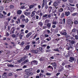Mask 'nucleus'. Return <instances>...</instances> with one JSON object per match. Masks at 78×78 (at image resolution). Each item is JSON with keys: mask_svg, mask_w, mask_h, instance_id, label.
<instances>
[{"mask_svg": "<svg viewBox=\"0 0 78 78\" xmlns=\"http://www.w3.org/2000/svg\"><path fill=\"white\" fill-rule=\"evenodd\" d=\"M26 72V74L28 76H32L33 75V73L32 72H31L29 69H26L25 71Z\"/></svg>", "mask_w": 78, "mask_h": 78, "instance_id": "f257e3e1", "label": "nucleus"}, {"mask_svg": "<svg viewBox=\"0 0 78 78\" xmlns=\"http://www.w3.org/2000/svg\"><path fill=\"white\" fill-rule=\"evenodd\" d=\"M39 52H40V51L38 49H36V50L32 49L31 50V52L35 54H37V53L40 54L41 53H40Z\"/></svg>", "mask_w": 78, "mask_h": 78, "instance_id": "f03ea898", "label": "nucleus"}, {"mask_svg": "<svg viewBox=\"0 0 78 78\" xmlns=\"http://www.w3.org/2000/svg\"><path fill=\"white\" fill-rule=\"evenodd\" d=\"M60 33L62 35L65 36L67 35L66 31V30H62Z\"/></svg>", "mask_w": 78, "mask_h": 78, "instance_id": "7ed1b4c3", "label": "nucleus"}, {"mask_svg": "<svg viewBox=\"0 0 78 78\" xmlns=\"http://www.w3.org/2000/svg\"><path fill=\"white\" fill-rule=\"evenodd\" d=\"M75 9L73 7H70L69 8V7H68L67 10H70V12H72Z\"/></svg>", "mask_w": 78, "mask_h": 78, "instance_id": "20e7f679", "label": "nucleus"}, {"mask_svg": "<svg viewBox=\"0 0 78 78\" xmlns=\"http://www.w3.org/2000/svg\"><path fill=\"white\" fill-rule=\"evenodd\" d=\"M47 4V0H43V3L42 5V7L43 8L44 6V5H46Z\"/></svg>", "mask_w": 78, "mask_h": 78, "instance_id": "39448f33", "label": "nucleus"}, {"mask_svg": "<svg viewBox=\"0 0 78 78\" xmlns=\"http://www.w3.org/2000/svg\"><path fill=\"white\" fill-rule=\"evenodd\" d=\"M30 48V45H27L25 47V48H24V50L28 51L29 50Z\"/></svg>", "mask_w": 78, "mask_h": 78, "instance_id": "423d86ee", "label": "nucleus"}, {"mask_svg": "<svg viewBox=\"0 0 78 78\" xmlns=\"http://www.w3.org/2000/svg\"><path fill=\"white\" fill-rule=\"evenodd\" d=\"M36 14H37L38 15L39 14V13H40L39 14L41 16L43 15V13L41 12V11L40 10H38L37 12H36Z\"/></svg>", "mask_w": 78, "mask_h": 78, "instance_id": "0eeeda50", "label": "nucleus"}, {"mask_svg": "<svg viewBox=\"0 0 78 78\" xmlns=\"http://www.w3.org/2000/svg\"><path fill=\"white\" fill-rule=\"evenodd\" d=\"M69 46L66 48V49L68 50H69L70 48H72V46L71 45V44H69Z\"/></svg>", "mask_w": 78, "mask_h": 78, "instance_id": "6e6552de", "label": "nucleus"}, {"mask_svg": "<svg viewBox=\"0 0 78 78\" xmlns=\"http://www.w3.org/2000/svg\"><path fill=\"white\" fill-rule=\"evenodd\" d=\"M51 65L53 66L54 68L55 69H56V64L55 62H54L53 63H51Z\"/></svg>", "mask_w": 78, "mask_h": 78, "instance_id": "1a4fd4ad", "label": "nucleus"}, {"mask_svg": "<svg viewBox=\"0 0 78 78\" xmlns=\"http://www.w3.org/2000/svg\"><path fill=\"white\" fill-rule=\"evenodd\" d=\"M69 59H70L69 60V61L71 62H73V61H74L75 60V58L72 57L70 58Z\"/></svg>", "mask_w": 78, "mask_h": 78, "instance_id": "9d476101", "label": "nucleus"}, {"mask_svg": "<svg viewBox=\"0 0 78 78\" xmlns=\"http://www.w3.org/2000/svg\"><path fill=\"white\" fill-rule=\"evenodd\" d=\"M23 5L22 6H21L20 9H24L25 8V6H23L24 5V4L22 3H20V5L22 6V5Z\"/></svg>", "mask_w": 78, "mask_h": 78, "instance_id": "9b49d317", "label": "nucleus"}, {"mask_svg": "<svg viewBox=\"0 0 78 78\" xmlns=\"http://www.w3.org/2000/svg\"><path fill=\"white\" fill-rule=\"evenodd\" d=\"M7 73H4L3 74L2 76L3 78H7Z\"/></svg>", "mask_w": 78, "mask_h": 78, "instance_id": "f8f14e48", "label": "nucleus"}, {"mask_svg": "<svg viewBox=\"0 0 78 78\" xmlns=\"http://www.w3.org/2000/svg\"><path fill=\"white\" fill-rule=\"evenodd\" d=\"M72 23V21L70 19H69L68 20V25H71Z\"/></svg>", "mask_w": 78, "mask_h": 78, "instance_id": "ddd939ff", "label": "nucleus"}, {"mask_svg": "<svg viewBox=\"0 0 78 78\" xmlns=\"http://www.w3.org/2000/svg\"><path fill=\"white\" fill-rule=\"evenodd\" d=\"M32 34V32H30L29 33H28L26 37L27 38H28Z\"/></svg>", "mask_w": 78, "mask_h": 78, "instance_id": "4468645a", "label": "nucleus"}, {"mask_svg": "<svg viewBox=\"0 0 78 78\" xmlns=\"http://www.w3.org/2000/svg\"><path fill=\"white\" fill-rule=\"evenodd\" d=\"M65 15L66 16H68L70 15V12L69 11H66L65 12Z\"/></svg>", "mask_w": 78, "mask_h": 78, "instance_id": "2eb2a0df", "label": "nucleus"}, {"mask_svg": "<svg viewBox=\"0 0 78 78\" xmlns=\"http://www.w3.org/2000/svg\"><path fill=\"white\" fill-rule=\"evenodd\" d=\"M8 1L9 2H12V0H3V2H4L5 3H9V2H8Z\"/></svg>", "mask_w": 78, "mask_h": 78, "instance_id": "dca6fc26", "label": "nucleus"}, {"mask_svg": "<svg viewBox=\"0 0 78 78\" xmlns=\"http://www.w3.org/2000/svg\"><path fill=\"white\" fill-rule=\"evenodd\" d=\"M20 31H19L18 32V31H16L15 32V34H16V37H18L19 35V34L20 33Z\"/></svg>", "mask_w": 78, "mask_h": 78, "instance_id": "f3484780", "label": "nucleus"}, {"mask_svg": "<svg viewBox=\"0 0 78 78\" xmlns=\"http://www.w3.org/2000/svg\"><path fill=\"white\" fill-rule=\"evenodd\" d=\"M64 70V67L62 66L61 67V69L58 70V72H60Z\"/></svg>", "mask_w": 78, "mask_h": 78, "instance_id": "a211bd4d", "label": "nucleus"}, {"mask_svg": "<svg viewBox=\"0 0 78 78\" xmlns=\"http://www.w3.org/2000/svg\"><path fill=\"white\" fill-rule=\"evenodd\" d=\"M24 14L26 16H28L31 14V13L30 12H25Z\"/></svg>", "mask_w": 78, "mask_h": 78, "instance_id": "6ab92c4d", "label": "nucleus"}, {"mask_svg": "<svg viewBox=\"0 0 78 78\" xmlns=\"http://www.w3.org/2000/svg\"><path fill=\"white\" fill-rule=\"evenodd\" d=\"M47 27H48V28L49 29H50V28H51V23H48L47 24Z\"/></svg>", "mask_w": 78, "mask_h": 78, "instance_id": "aec40b11", "label": "nucleus"}, {"mask_svg": "<svg viewBox=\"0 0 78 78\" xmlns=\"http://www.w3.org/2000/svg\"><path fill=\"white\" fill-rule=\"evenodd\" d=\"M15 30V29L14 28H12L11 29V31H10V33H12V34H14V31Z\"/></svg>", "mask_w": 78, "mask_h": 78, "instance_id": "412c9836", "label": "nucleus"}, {"mask_svg": "<svg viewBox=\"0 0 78 78\" xmlns=\"http://www.w3.org/2000/svg\"><path fill=\"white\" fill-rule=\"evenodd\" d=\"M64 10V9H62V8H61L60 9H58V12H63Z\"/></svg>", "mask_w": 78, "mask_h": 78, "instance_id": "4be33fe9", "label": "nucleus"}, {"mask_svg": "<svg viewBox=\"0 0 78 78\" xmlns=\"http://www.w3.org/2000/svg\"><path fill=\"white\" fill-rule=\"evenodd\" d=\"M22 11L21 10H19L17 11V13L18 14H21L22 13Z\"/></svg>", "mask_w": 78, "mask_h": 78, "instance_id": "5701e85b", "label": "nucleus"}, {"mask_svg": "<svg viewBox=\"0 0 78 78\" xmlns=\"http://www.w3.org/2000/svg\"><path fill=\"white\" fill-rule=\"evenodd\" d=\"M58 3L56 2H54L53 4V5L55 7L56 6L58 5Z\"/></svg>", "mask_w": 78, "mask_h": 78, "instance_id": "b1692460", "label": "nucleus"}, {"mask_svg": "<svg viewBox=\"0 0 78 78\" xmlns=\"http://www.w3.org/2000/svg\"><path fill=\"white\" fill-rule=\"evenodd\" d=\"M75 43V41H74L73 40L71 41V45L72 46V45H73Z\"/></svg>", "mask_w": 78, "mask_h": 78, "instance_id": "393cba45", "label": "nucleus"}, {"mask_svg": "<svg viewBox=\"0 0 78 78\" xmlns=\"http://www.w3.org/2000/svg\"><path fill=\"white\" fill-rule=\"evenodd\" d=\"M53 51L59 52V49L58 48H57L56 49H54L53 50Z\"/></svg>", "mask_w": 78, "mask_h": 78, "instance_id": "a878e982", "label": "nucleus"}, {"mask_svg": "<svg viewBox=\"0 0 78 78\" xmlns=\"http://www.w3.org/2000/svg\"><path fill=\"white\" fill-rule=\"evenodd\" d=\"M77 31V29L75 28L73 29L72 30V31L73 32H76Z\"/></svg>", "mask_w": 78, "mask_h": 78, "instance_id": "bb28decb", "label": "nucleus"}, {"mask_svg": "<svg viewBox=\"0 0 78 78\" xmlns=\"http://www.w3.org/2000/svg\"><path fill=\"white\" fill-rule=\"evenodd\" d=\"M35 15V13H34V12H32V14L31 15V17H33Z\"/></svg>", "mask_w": 78, "mask_h": 78, "instance_id": "cd10ccee", "label": "nucleus"}, {"mask_svg": "<svg viewBox=\"0 0 78 78\" xmlns=\"http://www.w3.org/2000/svg\"><path fill=\"white\" fill-rule=\"evenodd\" d=\"M14 8V5H10V9H13V8Z\"/></svg>", "mask_w": 78, "mask_h": 78, "instance_id": "c85d7f7f", "label": "nucleus"}, {"mask_svg": "<svg viewBox=\"0 0 78 78\" xmlns=\"http://www.w3.org/2000/svg\"><path fill=\"white\" fill-rule=\"evenodd\" d=\"M74 23L75 24V25H77V24H78V21L77 20H76L74 21Z\"/></svg>", "mask_w": 78, "mask_h": 78, "instance_id": "c756f323", "label": "nucleus"}, {"mask_svg": "<svg viewBox=\"0 0 78 78\" xmlns=\"http://www.w3.org/2000/svg\"><path fill=\"white\" fill-rule=\"evenodd\" d=\"M4 9V8L3 7H0V12H2Z\"/></svg>", "mask_w": 78, "mask_h": 78, "instance_id": "7c9ffc66", "label": "nucleus"}, {"mask_svg": "<svg viewBox=\"0 0 78 78\" xmlns=\"http://www.w3.org/2000/svg\"><path fill=\"white\" fill-rule=\"evenodd\" d=\"M52 25H56L57 22L56 21H53L52 23Z\"/></svg>", "mask_w": 78, "mask_h": 78, "instance_id": "2f4dec72", "label": "nucleus"}, {"mask_svg": "<svg viewBox=\"0 0 78 78\" xmlns=\"http://www.w3.org/2000/svg\"><path fill=\"white\" fill-rule=\"evenodd\" d=\"M19 37H20V39L21 40L22 39V38L23 37V35L21 34H20Z\"/></svg>", "mask_w": 78, "mask_h": 78, "instance_id": "473e14b6", "label": "nucleus"}, {"mask_svg": "<svg viewBox=\"0 0 78 78\" xmlns=\"http://www.w3.org/2000/svg\"><path fill=\"white\" fill-rule=\"evenodd\" d=\"M7 66L9 67H13L14 66L13 65H12L11 64H7Z\"/></svg>", "mask_w": 78, "mask_h": 78, "instance_id": "72a5a7b5", "label": "nucleus"}, {"mask_svg": "<svg viewBox=\"0 0 78 78\" xmlns=\"http://www.w3.org/2000/svg\"><path fill=\"white\" fill-rule=\"evenodd\" d=\"M38 25L40 26H42L43 23H42V22L41 21L39 23Z\"/></svg>", "mask_w": 78, "mask_h": 78, "instance_id": "f704fd0d", "label": "nucleus"}, {"mask_svg": "<svg viewBox=\"0 0 78 78\" xmlns=\"http://www.w3.org/2000/svg\"><path fill=\"white\" fill-rule=\"evenodd\" d=\"M39 49L40 51H41V52H43V49L41 47H40L39 48Z\"/></svg>", "mask_w": 78, "mask_h": 78, "instance_id": "c9c22d12", "label": "nucleus"}, {"mask_svg": "<svg viewBox=\"0 0 78 78\" xmlns=\"http://www.w3.org/2000/svg\"><path fill=\"white\" fill-rule=\"evenodd\" d=\"M20 28H23L25 27V25H24L21 24L20 25Z\"/></svg>", "mask_w": 78, "mask_h": 78, "instance_id": "e433bc0d", "label": "nucleus"}, {"mask_svg": "<svg viewBox=\"0 0 78 78\" xmlns=\"http://www.w3.org/2000/svg\"><path fill=\"white\" fill-rule=\"evenodd\" d=\"M34 7H33V5H31L30 6L29 9H31L32 8H33Z\"/></svg>", "mask_w": 78, "mask_h": 78, "instance_id": "4c0bfd02", "label": "nucleus"}, {"mask_svg": "<svg viewBox=\"0 0 78 78\" xmlns=\"http://www.w3.org/2000/svg\"><path fill=\"white\" fill-rule=\"evenodd\" d=\"M26 58V57H23L20 59L22 62L24 61Z\"/></svg>", "mask_w": 78, "mask_h": 78, "instance_id": "58836bf2", "label": "nucleus"}, {"mask_svg": "<svg viewBox=\"0 0 78 78\" xmlns=\"http://www.w3.org/2000/svg\"><path fill=\"white\" fill-rule=\"evenodd\" d=\"M32 44H36V41L34 40H32Z\"/></svg>", "mask_w": 78, "mask_h": 78, "instance_id": "ea45409f", "label": "nucleus"}, {"mask_svg": "<svg viewBox=\"0 0 78 78\" xmlns=\"http://www.w3.org/2000/svg\"><path fill=\"white\" fill-rule=\"evenodd\" d=\"M37 61L34 60V65H37Z\"/></svg>", "mask_w": 78, "mask_h": 78, "instance_id": "a19ab883", "label": "nucleus"}, {"mask_svg": "<svg viewBox=\"0 0 78 78\" xmlns=\"http://www.w3.org/2000/svg\"><path fill=\"white\" fill-rule=\"evenodd\" d=\"M37 36V34H36L34 36V37L33 39L34 40L35 39V38H36V37Z\"/></svg>", "mask_w": 78, "mask_h": 78, "instance_id": "79ce46f5", "label": "nucleus"}, {"mask_svg": "<svg viewBox=\"0 0 78 78\" xmlns=\"http://www.w3.org/2000/svg\"><path fill=\"white\" fill-rule=\"evenodd\" d=\"M78 15V13L76 12V13H73V14L72 15L73 16H76V15Z\"/></svg>", "mask_w": 78, "mask_h": 78, "instance_id": "37998d69", "label": "nucleus"}, {"mask_svg": "<svg viewBox=\"0 0 78 78\" xmlns=\"http://www.w3.org/2000/svg\"><path fill=\"white\" fill-rule=\"evenodd\" d=\"M50 22V20H46L45 21V23H48Z\"/></svg>", "mask_w": 78, "mask_h": 78, "instance_id": "c03bdc74", "label": "nucleus"}, {"mask_svg": "<svg viewBox=\"0 0 78 78\" xmlns=\"http://www.w3.org/2000/svg\"><path fill=\"white\" fill-rule=\"evenodd\" d=\"M71 42V41L70 40H69L67 41V44L70 43Z\"/></svg>", "mask_w": 78, "mask_h": 78, "instance_id": "a18cd8bd", "label": "nucleus"}, {"mask_svg": "<svg viewBox=\"0 0 78 78\" xmlns=\"http://www.w3.org/2000/svg\"><path fill=\"white\" fill-rule=\"evenodd\" d=\"M48 68H50L51 69H52L53 70V67L52 66H48V67H47Z\"/></svg>", "mask_w": 78, "mask_h": 78, "instance_id": "49530a36", "label": "nucleus"}, {"mask_svg": "<svg viewBox=\"0 0 78 78\" xmlns=\"http://www.w3.org/2000/svg\"><path fill=\"white\" fill-rule=\"evenodd\" d=\"M6 20H7L9 22L11 20V18H8L7 19H6Z\"/></svg>", "mask_w": 78, "mask_h": 78, "instance_id": "de8ad7c7", "label": "nucleus"}, {"mask_svg": "<svg viewBox=\"0 0 78 78\" xmlns=\"http://www.w3.org/2000/svg\"><path fill=\"white\" fill-rule=\"evenodd\" d=\"M65 16V14L64 13H62L61 15V18H63Z\"/></svg>", "mask_w": 78, "mask_h": 78, "instance_id": "09e8293b", "label": "nucleus"}, {"mask_svg": "<svg viewBox=\"0 0 78 78\" xmlns=\"http://www.w3.org/2000/svg\"><path fill=\"white\" fill-rule=\"evenodd\" d=\"M51 50L50 49H46V52H49L51 51Z\"/></svg>", "mask_w": 78, "mask_h": 78, "instance_id": "8fccbe9b", "label": "nucleus"}, {"mask_svg": "<svg viewBox=\"0 0 78 78\" xmlns=\"http://www.w3.org/2000/svg\"><path fill=\"white\" fill-rule=\"evenodd\" d=\"M39 76H40V77H42L43 76V74L42 73H40L39 75Z\"/></svg>", "mask_w": 78, "mask_h": 78, "instance_id": "3c124183", "label": "nucleus"}, {"mask_svg": "<svg viewBox=\"0 0 78 78\" xmlns=\"http://www.w3.org/2000/svg\"><path fill=\"white\" fill-rule=\"evenodd\" d=\"M75 37L76 40H78V36L77 35H75Z\"/></svg>", "mask_w": 78, "mask_h": 78, "instance_id": "603ef678", "label": "nucleus"}, {"mask_svg": "<svg viewBox=\"0 0 78 78\" xmlns=\"http://www.w3.org/2000/svg\"><path fill=\"white\" fill-rule=\"evenodd\" d=\"M28 76V75L26 74V75L24 76V77L25 78H28L29 77Z\"/></svg>", "mask_w": 78, "mask_h": 78, "instance_id": "864d4df0", "label": "nucleus"}, {"mask_svg": "<svg viewBox=\"0 0 78 78\" xmlns=\"http://www.w3.org/2000/svg\"><path fill=\"white\" fill-rule=\"evenodd\" d=\"M49 36L48 35V34H45L44 35V37H46V38H47V37H48Z\"/></svg>", "mask_w": 78, "mask_h": 78, "instance_id": "5fc2aeb1", "label": "nucleus"}, {"mask_svg": "<svg viewBox=\"0 0 78 78\" xmlns=\"http://www.w3.org/2000/svg\"><path fill=\"white\" fill-rule=\"evenodd\" d=\"M47 16H48L47 14H45V15H43L42 16H43V18H44V17H47Z\"/></svg>", "mask_w": 78, "mask_h": 78, "instance_id": "6e6d98bb", "label": "nucleus"}, {"mask_svg": "<svg viewBox=\"0 0 78 78\" xmlns=\"http://www.w3.org/2000/svg\"><path fill=\"white\" fill-rule=\"evenodd\" d=\"M32 5L34 7H35L36 6V5H37V4L36 3H33L32 4Z\"/></svg>", "mask_w": 78, "mask_h": 78, "instance_id": "4d7b16f0", "label": "nucleus"}, {"mask_svg": "<svg viewBox=\"0 0 78 78\" xmlns=\"http://www.w3.org/2000/svg\"><path fill=\"white\" fill-rule=\"evenodd\" d=\"M3 15L2 14L0 13V18H2L3 17Z\"/></svg>", "mask_w": 78, "mask_h": 78, "instance_id": "13d9d810", "label": "nucleus"}, {"mask_svg": "<svg viewBox=\"0 0 78 78\" xmlns=\"http://www.w3.org/2000/svg\"><path fill=\"white\" fill-rule=\"evenodd\" d=\"M6 36L8 37L9 35V34L8 33L6 32Z\"/></svg>", "mask_w": 78, "mask_h": 78, "instance_id": "bf43d9fd", "label": "nucleus"}, {"mask_svg": "<svg viewBox=\"0 0 78 78\" xmlns=\"http://www.w3.org/2000/svg\"><path fill=\"white\" fill-rule=\"evenodd\" d=\"M63 24H65L66 22V19L65 18H63Z\"/></svg>", "mask_w": 78, "mask_h": 78, "instance_id": "052dcab7", "label": "nucleus"}, {"mask_svg": "<svg viewBox=\"0 0 78 78\" xmlns=\"http://www.w3.org/2000/svg\"><path fill=\"white\" fill-rule=\"evenodd\" d=\"M44 36L43 35H42L40 36V38L41 39H42L43 38H44Z\"/></svg>", "mask_w": 78, "mask_h": 78, "instance_id": "680f3d73", "label": "nucleus"}, {"mask_svg": "<svg viewBox=\"0 0 78 78\" xmlns=\"http://www.w3.org/2000/svg\"><path fill=\"white\" fill-rule=\"evenodd\" d=\"M31 64L32 65H34V60L31 62Z\"/></svg>", "mask_w": 78, "mask_h": 78, "instance_id": "e2e57ef3", "label": "nucleus"}, {"mask_svg": "<svg viewBox=\"0 0 78 78\" xmlns=\"http://www.w3.org/2000/svg\"><path fill=\"white\" fill-rule=\"evenodd\" d=\"M71 66L69 65H67L65 66V67H66V68H69Z\"/></svg>", "mask_w": 78, "mask_h": 78, "instance_id": "0e129e2a", "label": "nucleus"}, {"mask_svg": "<svg viewBox=\"0 0 78 78\" xmlns=\"http://www.w3.org/2000/svg\"><path fill=\"white\" fill-rule=\"evenodd\" d=\"M29 21V20L28 18H27L26 19V20H25V23H27L28 21Z\"/></svg>", "mask_w": 78, "mask_h": 78, "instance_id": "69168bd1", "label": "nucleus"}, {"mask_svg": "<svg viewBox=\"0 0 78 78\" xmlns=\"http://www.w3.org/2000/svg\"><path fill=\"white\" fill-rule=\"evenodd\" d=\"M19 63H21L22 62V61H21V59L17 61Z\"/></svg>", "mask_w": 78, "mask_h": 78, "instance_id": "338daca9", "label": "nucleus"}, {"mask_svg": "<svg viewBox=\"0 0 78 78\" xmlns=\"http://www.w3.org/2000/svg\"><path fill=\"white\" fill-rule=\"evenodd\" d=\"M60 23L61 24H62L63 23V20H60Z\"/></svg>", "mask_w": 78, "mask_h": 78, "instance_id": "774afa93", "label": "nucleus"}]
</instances>
